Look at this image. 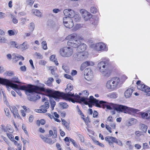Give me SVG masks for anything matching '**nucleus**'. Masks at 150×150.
<instances>
[{
	"label": "nucleus",
	"mask_w": 150,
	"mask_h": 150,
	"mask_svg": "<svg viewBox=\"0 0 150 150\" xmlns=\"http://www.w3.org/2000/svg\"><path fill=\"white\" fill-rule=\"evenodd\" d=\"M66 39L69 40L67 42L68 46L74 48H78L79 51H85L87 46L86 44L81 43V41L83 40V38L78 34L73 33L68 35L66 37Z\"/></svg>",
	"instance_id": "f257e3e1"
},
{
	"label": "nucleus",
	"mask_w": 150,
	"mask_h": 150,
	"mask_svg": "<svg viewBox=\"0 0 150 150\" xmlns=\"http://www.w3.org/2000/svg\"><path fill=\"white\" fill-rule=\"evenodd\" d=\"M47 96L50 99V103L52 108V110H54V108L56 105V102L52 98H54L56 101H58L60 98L65 100H69V96H72L74 94H71L69 93L67 94L59 92L58 91H54L50 89H47Z\"/></svg>",
	"instance_id": "f03ea898"
},
{
	"label": "nucleus",
	"mask_w": 150,
	"mask_h": 150,
	"mask_svg": "<svg viewBox=\"0 0 150 150\" xmlns=\"http://www.w3.org/2000/svg\"><path fill=\"white\" fill-rule=\"evenodd\" d=\"M106 108L108 109H114L117 111L120 112H123L125 113H126V112L129 113H130V112L134 113H138L139 112V110L129 107L126 106L117 105L112 103H110L109 105L107 104L106 105Z\"/></svg>",
	"instance_id": "7ed1b4c3"
},
{
	"label": "nucleus",
	"mask_w": 150,
	"mask_h": 150,
	"mask_svg": "<svg viewBox=\"0 0 150 150\" xmlns=\"http://www.w3.org/2000/svg\"><path fill=\"white\" fill-rule=\"evenodd\" d=\"M120 80L118 77H114L108 80L106 84V87L108 89L114 90L119 86Z\"/></svg>",
	"instance_id": "20e7f679"
},
{
	"label": "nucleus",
	"mask_w": 150,
	"mask_h": 150,
	"mask_svg": "<svg viewBox=\"0 0 150 150\" xmlns=\"http://www.w3.org/2000/svg\"><path fill=\"white\" fill-rule=\"evenodd\" d=\"M105 62H101L98 63V68L99 69L100 72L102 75L107 77L109 76L110 74L107 68V66Z\"/></svg>",
	"instance_id": "39448f33"
},
{
	"label": "nucleus",
	"mask_w": 150,
	"mask_h": 150,
	"mask_svg": "<svg viewBox=\"0 0 150 150\" xmlns=\"http://www.w3.org/2000/svg\"><path fill=\"white\" fill-rule=\"evenodd\" d=\"M82 94L83 96L82 97L79 96L77 94L76 95L74 98L83 102L85 104H87L91 102L90 99L87 98L89 95V93L87 91L85 90L82 91Z\"/></svg>",
	"instance_id": "423d86ee"
},
{
	"label": "nucleus",
	"mask_w": 150,
	"mask_h": 150,
	"mask_svg": "<svg viewBox=\"0 0 150 150\" xmlns=\"http://www.w3.org/2000/svg\"><path fill=\"white\" fill-rule=\"evenodd\" d=\"M60 55L64 57H69L73 53V49L70 47H65L61 48L59 51Z\"/></svg>",
	"instance_id": "0eeeda50"
},
{
	"label": "nucleus",
	"mask_w": 150,
	"mask_h": 150,
	"mask_svg": "<svg viewBox=\"0 0 150 150\" xmlns=\"http://www.w3.org/2000/svg\"><path fill=\"white\" fill-rule=\"evenodd\" d=\"M88 53L87 52H80L75 53L73 55L74 59L76 61H82L87 58Z\"/></svg>",
	"instance_id": "6e6552de"
},
{
	"label": "nucleus",
	"mask_w": 150,
	"mask_h": 150,
	"mask_svg": "<svg viewBox=\"0 0 150 150\" xmlns=\"http://www.w3.org/2000/svg\"><path fill=\"white\" fill-rule=\"evenodd\" d=\"M3 82H4V84L6 83L9 85L10 87L15 91L18 95L20 96H22V94L20 91V90L18 88V85L17 84L12 83L9 80H5V81Z\"/></svg>",
	"instance_id": "1a4fd4ad"
},
{
	"label": "nucleus",
	"mask_w": 150,
	"mask_h": 150,
	"mask_svg": "<svg viewBox=\"0 0 150 150\" xmlns=\"http://www.w3.org/2000/svg\"><path fill=\"white\" fill-rule=\"evenodd\" d=\"M19 89L20 90H24L25 91V93L27 95H28V94L31 93L33 94V90H32L33 85L31 84H28L27 86H18Z\"/></svg>",
	"instance_id": "9d476101"
},
{
	"label": "nucleus",
	"mask_w": 150,
	"mask_h": 150,
	"mask_svg": "<svg viewBox=\"0 0 150 150\" xmlns=\"http://www.w3.org/2000/svg\"><path fill=\"white\" fill-rule=\"evenodd\" d=\"M91 100H92L93 103H95L96 105V106L98 107H101L103 106L106 107V105L107 104V103L106 102L101 100L99 101L98 100L92 96H91L90 97V98H88Z\"/></svg>",
	"instance_id": "9b49d317"
},
{
	"label": "nucleus",
	"mask_w": 150,
	"mask_h": 150,
	"mask_svg": "<svg viewBox=\"0 0 150 150\" xmlns=\"http://www.w3.org/2000/svg\"><path fill=\"white\" fill-rule=\"evenodd\" d=\"M63 23L64 26L67 28H70L74 26L72 20L71 18L64 17L63 18Z\"/></svg>",
	"instance_id": "f8f14e48"
},
{
	"label": "nucleus",
	"mask_w": 150,
	"mask_h": 150,
	"mask_svg": "<svg viewBox=\"0 0 150 150\" xmlns=\"http://www.w3.org/2000/svg\"><path fill=\"white\" fill-rule=\"evenodd\" d=\"M40 86H33L32 90L33 89V93L40 94L42 91H46L47 92V89H46L44 87L45 86L44 84H41Z\"/></svg>",
	"instance_id": "ddd939ff"
},
{
	"label": "nucleus",
	"mask_w": 150,
	"mask_h": 150,
	"mask_svg": "<svg viewBox=\"0 0 150 150\" xmlns=\"http://www.w3.org/2000/svg\"><path fill=\"white\" fill-rule=\"evenodd\" d=\"M73 89V86L71 83L68 84H67V88L65 89V91L67 93L66 94H67L68 93H70L71 95V94H74L72 96H69L70 99L69 100H68L71 101L73 103H75V101L74 100H73L72 98H71L70 97H74V98H75V96H74V93L72 94L71 93H70V91H71Z\"/></svg>",
	"instance_id": "4468645a"
},
{
	"label": "nucleus",
	"mask_w": 150,
	"mask_h": 150,
	"mask_svg": "<svg viewBox=\"0 0 150 150\" xmlns=\"http://www.w3.org/2000/svg\"><path fill=\"white\" fill-rule=\"evenodd\" d=\"M82 14V16L85 21H88L92 17L91 15L86 11L82 9L80 11Z\"/></svg>",
	"instance_id": "2eb2a0df"
},
{
	"label": "nucleus",
	"mask_w": 150,
	"mask_h": 150,
	"mask_svg": "<svg viewBox=\"0 0 150 150\" xmlns=\"http://www.w3.org/2000/svg\"><path fill=\"white\" fill-rule=\"evenodd\" d=\"M63 13L64 15L68 17L67 18H73L75 15L74 11L71 9H66L64 10Z\"/></svg>",
	"instance_id": "dca6fc26"
},
{
	"label": "nucleus",
	"mask_w": 150,
	"mask_h": 150,
	"mask_svg": "<svg viewBox=\"0 0 150 150\" xmlns=\"http://www.w3.org/2000/svg\"><path fill=\"white\" fill-rule=\"evenodd\" d=\"M84 75L85 79L89 81L90 78L92 76V71L91 69L89 68L86 69L84 70Z\"/></svg>",
	"instance_id": "f3484780"
},
{
	"label": "nucleus",
	"mask_w": 150,
	"mask_h": 150,
	"mask_svg": "<svg viewBox=\"0 0 150 150\" xmlns=\"http://www.w3.org/2000/svg\"><path fill=\"white\" fill-rule=\"evenodd\" d=\"M10 109L11 112L13 113L14 117L16 118V116L18 118H20L18 109L15 106H11L10 107Z\"/></svg>",
	"instance_id": "a211bd4d"
},
{
	"label": "nucleus",
	"mask_w": 150,
	"mask_h": 150,
	"mask_svg": "<svg viewBox=\"0 0 150 150\" xmlns=\"http://www.w3.org/2000/svg\"><path fill=\"white\" fill-rule=\"evenodd\" d=\"M137 114L140 115L142 117L143 119H149L150 118V110H148L145 112H139Z\"/></svg>",
	"instance_id": "6ab92c4d"
},
{
	"label": "nucleus",
	"mask_w": 150,
	"mask_h": 150,
	"mask_svg": "<svg viewBox=\"0 0 150 150\" xmlns=\"http://www.w3.org/2000/svg\"><path fill=\"white\" fill-rule=\"evenodd\" d=\"M105 139L106 141L108 142L109 144L110 145V144L116 142V138L111 136H107L105 137Z\"/></svg>",
	"instance_id": "aec40b11"
},
{
	"label": "nucleus",
	"mask_w": 150,
	"mask_h": 150,
	"mask_svg": "<svg viewBox=\"0 0 150 150\" xmlns=\"http://www.w3.org/2000/svg\"><path fill=\"white\" fill-rule=\"evenodd\" d=\"M133 92V90L131 88H128L126 91L125 93V97L127 98L130 97Z\"/></svg>",
	"instance_id": "412c9836"
},
{
	"label": "nucleus",
	"mask_w": 150,
	"mask_h": 150,
	"mask_svg": "<svg viewBox=\"0 0 150 150\" xmlns=\"http://www.w3.org/2000/svg\"><path fill=\"white\" fill-rule=\"evenodd\" d=\"M137 87L138 89L144 91H146V89H147L148 90L150 89V87L144 84L139 85L137 86Z\"/></svg>",
	"instance_id": "4be33fe9"
},
{
	"label": "nucleus",
	"mask_w": 150,
	"mask_h": 150,
	"mask_svg": "<svg viewBox=\"0 0 150 150\" xmlns=\"http://www.w3.org/2000/svg\"><path fill=\"white\" fill-rule=\"evenodd\" d=\"M29 45L26 42H24L23 44L19 45V49H21L22 50H24L28 48Z\"/></svg>",
	"instance_id": "5701e85b"
},
{
	"label": "nucleus",
	"mask_w": 150,
	"mask_h": 150,
	"mask_svg": "<svg viewBox=\"0 0 150 150\" xmlns=\"http://www.w3.org/2000/svg\"><path fill=\"white\" fill-rule=\"evenodd\" d=\"M9 44L10 45V47H15L17 49H19V45L17 43V42L15 41H11L9 43Z\"/></svg>",
	"instance_id": "b1692460"
},
{
	"label": "nucleus",
	"mask_w": 150,
	"mask_h": 150,
	"mask_svg": "<svg viewBox=\"0 0 150 150\" xmlns=\"http://www.w3.org/2000/svg\"><path fill=\"white\" fill-rule=\"evenodd\" d=\"M54 79L52 77H50L48 78V80L45 81V83L49 86H52V83L54 81Z\"/></svg>",
	"instance_id": "393cba45"
},
{
	"label": "nucleus",
	"mask_w": 150,
	"mask_h": 150,
	"mask_svg": "<svg viewBox=\"0 0 150 150\" xmlns=\"http://www.w3.org/2000/svg\"><path fill=\"white\" fill-rule=\"evenodd\" d=\"M94 65V63L92 62L86 61L83 63L81 65V67H86L88 66H93Z\"/></svg>",
	"instance_id": "a878e982"
},
{
	"label": "nucleus",
	"mask_w": 150,
	"mask_h": 150,
	"mask_svg": "<svg viewBox=\"0 0 150 150\" xmlns=\"http://www.w3.org/2000/svg\"><path fill=\"white\" fill-rule=\"evenodd\" d=\"M5 80H8L7 79H4L3 78H2L0 77V84H2L3 85H6V87L7 88V90L9 91L10 90V88H9V87H10L9 86V85L8 84H4L3 82L4 81H5Z\"/></svg>",
	"instance_id": "bb28decb"
},
{
	"label": "nucleus",
	"mask_w": 150,
	"mask_h": 150,
	"mask_svg": "<svg viewBox=\"0 0 150 150\" xmlns=\"http://www.w3.org/2000/svg\"><path fill=\"white\" fill-rule=\"evenodd\" d=\"M100 43H97L96 44H93L92 45V47L94 49L97 51H100Z\"/></svg>",
	"instance_id": "cd10ccee"
},
{
	"label": "nucleus",
	"mask_w": 150,
	"mask_h": 150,
	"mask_svg": "<svg viewBox=\"0 0 150 150\" xmlns=\"http://www.w3.org/2000/svg\"><path fill=\"white\" fill-rule=\"evenodd\" d=\"M72 20H74L75 22H79L81 20V18L79 15L76 14L74 15V17H73Z\"/></svg>",
	"instance_id": "c85d7f7f"
},
{
	"label": "nucleus",
	"mask_w": 150,
	"mask_h": 150,
	"mask_svg": "<svg viewBox=\"0 0 150 150\" xmlns=\"http://www.w3.org/2000/svg\"><path fill=\"white\" fill-rule=\"evenodd\" d=\"M35 28V24L33 23H30L28 26V28L30 32H32Z\"/></svg>",
	"instance_id": "c756f323"
},
{
	"label": "nucleus",
	"mask_w": 150,
	"mask_h": 150,
	"mask_svg": "<svg viewBox=\"0 0 150 150\" xmlns=\"http://www.w3.org/2000/svg\"><path fill=\"white\" fill-rule=\"evenodd\" d=\"M147 127L144 124H142L141 125V129L143 132H146L147 130Z\"/></svg>",
	"instance_id": "7c9ffc66"
},
{
	"label": "nucleus",
	"mask_w": 150,
	"mask_h": 150,
	"mask_svg": "<svg viewBox=\"0 0 150 150\" xmlns=\"http://www.w3.org/2000/svg\"><path fill=\"white\" fill-rule=\"evenodd\" d=\"M44 141L50 144H52L54 143L51 139L48 138H46Z\"/></svg>",
	"instance_id": "2f4dec72"
},
{
	"label": "nucleus",
	"mask_w": 150,
	"mask_h": 150,
	"mask_svg": "<svg viewBox=\"0 0 150 150\" xmlns=\"http://www.w3.org/2000/svg\"><path fill=\"white\" fill-rule=\"evenodd\" d=\"M126 144L128 146L129 150H132L133 149V146L132 145L131 142L130 141H127L126 143Z\"/></svg>",
	"instance_id": "473e14b6"
},
{
	"label": "nucleus",
	"mask_w": 150,
	"mask_h": 150,
	"mask_svg": "<svg viewBox=\"0 0 150 150\" xmlns=\"http://www.w3.org/2000/svg\"><path fill=\"white\" fill-rule=\"evenodd\" d=\"M55 55H51L50 57V59L51 60L54 61L56 65H58L59 64V63H58L57 61H56L55 60Z\"/></svg>",
	"instance_id": "72a5a7b5"
},
{
	"label": "nucleus",
	"mask_w": 150,
	"mask_h": 150,
	"mask_svg": "<svg viewBox=\"0 0 150 150\" xmlns=\"http://www.w3.org/2000/svg\"><path fill=\"white\" fill-rule=\"evenodd\" d=\"M34 13L39 17H41V13L37 9H35L33 11Z\"/></svg>",
	"instance_id": "f704fd0d"
},
{
	"label": "nucleus",
	"mask_w": 150,
	"mask_h": 150,
	"mask_svg": "<svg viewBox=\"0 0 150 150\" xmlns=\"http://www.w3.org/2000/svg\"><path fill=\"white\" fill-rule=\"evenodd\" d=\"M108 96L110 98H115L117 97V95L116 93L113 92L109 94Z\"/></svg>",
	"instance_id": "c9c22d12"
},
{
	"label": "nucleus",
	"mask_w": 150,
	"mask_h": 150,
	"mask_svg": "<svg viewBox=\"0 0 150 150\" xmlns=\"http://www.w3.org/2000/svg\"><path fill=\"white\" fill-rule=\"evenodd\" d=\"M4 74L5 75L8 76H13L14 75V74L13 72L11 71H6L4 73Z\"/></svg>",
	"instance_id": "e433bc0d"
},
{
	"label": "nucleus",
	"mask_w": 150,
	"mask_h": 150,
	"mask_svg": "<svg viewBox=\"0 0 150 150\" xmlns=\"http://www.w3.org/2000/svg\"><path fill=\"white\" fill-rule=\"evenodd\" d=\"M43 49L46 50L47 49V44L45 41H43L41 43Z\"/></svg>",
	"instance_id": "4c0bfd02"
},
{
	"label": "nucleus",
	"mask_w": 150,
	"mask_h": 150,
	"mask_svg": "<svg viewBox=\"0 0 150 150\" xmlns=\"http://www.w3.org/2000/svg\"><path fill=\"white\" fill-rule=\"evenodd\" d=\"M100 45H101L100 46V50H106V45L104 43H100Z\"/></svg>",
	"instance_id": "58836bf2"
},
{
	"label": "nucleus",
	"mask_w": 150,
	"mask_h": 150,
	"mask_svg": "<svg viewBox=\"0 0 150 150\" xmlns=\"http://www.w3.org/2000/svg\"><path fill=\"white\" fill-rule=\"evenodd\" d=\"M70 141L73 144L74 146L78 148L79 147V145L77 144L75 141L74 140L72 139H70Z\"/></svg>",
	"instance_id": "ea45409f"
},
{
	"label": "nucleus",
	"mask_w": 150,
	"mask_h": 150,
	"mask_svg": "<svg viewBox=\"0 0 150 150\" xmlns=\"http://www.w3.org/2000/svg\"><path fill=\"white\" fill-rule=\"evenodd\" d=\"M59 104L62 106V108L63 109L67 108L68 106L67 103H66L61 102L59 103Z\"/></svg>",
	"instance_id": "a19ab883"
},
{
	"label": "nucleus",
	"mask_w": 150,
	"mask_h": 150,
	"mask_svg": "<svg viewBox=\"0 0 150 150\" xmlns=\"http://www.w3.org/2000/svg\"><path fill=\"white\" fill-rule=\"evenodd\" d=\"M7 129L8 132L10 133H12L13 132V128L10 125H7Z\"/></svg>",
	"instance_id": "79ce46f5"
},
{
	"label": "nucleus",
	"mask_w": 150,
	"mask_h": 150,
	"mask_svg": "<svg viewBox=\"0 0 150 150\" xmlns=\"http://www.w3.org/2000/svg\"><path fill=\"white\" fill-rule=\"evenodd\" d=\"M29 96L28 97V99L31 101H35L36 100V97L35 96H30V95H28Z\"/></svg>",
	"instance_id": "37998d69"
},
{
	"label": "nucleus",
	"mask_w": 150,
	"mask_h": 150,
	"mask_svg": "<svg viewBox=\"0 0 150 150\" xmlns=\"http://www.w3.org/2000/svg\"><path fill=\"white\" fill-rule=\"evenodd\" d=\"M4 110L6 116L8 117H11V115L9 114V111L8 109L7 108H5Z\"/></svg>",
	"instance_id": "c03bdc74"
},
{
	"label": "nucleus",
	"mask_w": 150,
	"mask_h": 150,
	"mask_svg": "<svg viewBox=\"0 0 150 150\" xmlns=\"http://www.w3.org/2000/svg\"><path fill=\"white\" fill-rule=\"evenodd\" d=\"M7 137L11 140H14V136L11 134L6 133Z\"/></svg>",
	"instance_id": "a18cd8bd"
},
{
	"label": "nucleus",
	"mask_w": 150,
	"mask_h": 150,
	"mask_svg": "<svg viewBox=\"0 0 150 150\" xmlns=\"http://www.w3.org/2000/svg\"><path fill=\"white\" fill-rule=\"evenodd\" d=\"M137 121V120L135 119L132 118L130 119V121L129 122V123L131 125L133 124L134 122Z\"/></svg>",
	"instance_id": "49530a36"
},
{
	"label": "nucleus",
	"mask_w": 150,
	"mask_h": 150,
	"mask_svg": "<svg viewBox=\"0 0 150 150\" xmlns=\"http://www.w3.org/2000/svg\"><path fill=\"white\" fill-rule=\"evenodd\" d=\"M13 56H15L16 57L15 58H13V59H16V58H17L18 59H22V60H24V58L22 56H21L20 55H18V56H17L15 55V54H13Z\"/></svg>",
	"instance_id": "de8ad7c7"
},
{
	"label": "nucleus",
	"mask_w": 150,
	"mask_h": 150,
	"mask_svg": "<svg viewBox=\"0 0 150 150\" xmlns=\"http://www.w3.org/2000/svg\"><path fill=\"white\" fill-rule=\"evenodd\" d=\"M7 40L4 38L0 36V42L1 43H6Z\"/></svg>",
	"instance_id": "09e8293b"
},
{
	"label": "nucleus",
	"mask_w": 150,
	"mask_h": 150,
	"mask_svg": "<svg viewBox=\"0 0 150 150\" xmlns=\"http://www.w3.org/2000/svg\"><path fill=\"white\" fill-rule=\"evenodd\" d=\"M97 11V8L96 7H91L90 9L91 12L93 13H95Z\"/></svg>",
	"instance_id": "8fccbe9b"
},
{
	"label": "nucleus",
	"mask_w": 150,
	"mask_h": 150,
	"mask_svg": "<svg viewBox=\"0 0 150 150\" xmlns=\"http://www.w3.org/2000/svg\"><path fill=\"white\" fill-rule=\"evenodd\" d=\"M12 79V81L13 82L17 83H21L20 82L18 81V80H16L18 79V78L16 76L13 77Z\"/></svg>",
	"instance_id": "3c124183"
},
{
	"label": "nucleus",
	"mask_w": 150,
	"mask_h": 150,
	"mask_svg": "<svg viewBox=\"0 0 150 150\" xmlns=\"http://www.w3.org/2000/svg\"><path fill=\"white\" fill-rule=\"evenodd\" d=\"M40 108L41 109H43L42 110V112H43V113H45L47 112V109H46V108H45V105H42L40 106Z\"/></svg>",
	"instance_id": "603ef678"
},
{
	"label": "nucleus",
	"mask_w": 150,
	"mask_h": 150,
	"mask_svg": "<svg viewBox=\"0 0 150 150\" xmlns=\"http://www.w3.org/2000/svg\"><path fill=\"white\" fill-rule=\"evenodd\" d=\"M62 68L66 72L68 73L69 72V69H68L67 67L65 66H62Z\"/></svg>",
	"instance_id": "864d4df0"
},
{
	"label": "nucleus",
	"mask_w": 150,
	"mask_h": 150,
	"mask_svg": "<svg viewBox=\"0 0 150 150\" xmlns=\"http://www.w3.org/2000/svg\"><path fill=\"white\" fill-rule=\"evenodd\" d=\"M64 76L65 78L67 79H70L72 80H73V78L69 74H65Z\"/></svg>",
	"instance_id": "5fc2aeb1"
},
{
	"label": "nucleus",
	"mask_w": 150,
	"mask_h": 150,
	"mask_svg": "<svg viewBox=\"0 0 150 150\" xmlns=\"http://www.w3.org/2000/svg\"><path fill=\"white\" fill-rule=\"evenodd\" d=\"M34 0H26L27 4L30 5H32L33 3Z\"/></svg>",
	"instance_id": "6e6d98bb"
},
{
	"label": "nucleus",
	"mask_w": 150,
	"mask_h": 150,
	"mask_svg": "<svg viewBox=\"0 0 150 150\" xmlns=\"http://www.w3.org/2000/svg\"><path fill=\"white\" fill-rule=\"evenodd\" d=\"M11 18H13L12 21L13 23L14 24H16L18 23V21L17 19L15 18L14 17V16H11Z\"/></svg>",
	"instance_id": "4d7b16f0"
},
{
	"label": "nucleus",
	"mask_w": 150,
	"mask_h": 150,
	"mask_svg": "<svg viewBox=\"0 0 150 150\" xmlns=\"http://www.w3.org/2000/svg\"><path fill=\"white\" fill-rule=\"evenodd\" d=\"M80 140L81 142H84V138L83 136L81 134H79L78 135Z\"/></svg>",
	"instance_id": "13d9d810"
},
{
	"label": "nucleus",
	"mask_w": 150,
	"mask_h": 150,
	"mask_svg": "<svg viewBox=\"0 0 150 150\" xmlns=\"http://www.w3.org/2000/svg\"><path fill=\"white\" fill-rule=\"evenodd\" d=\"M8 32L10 36L13 35L15 34L14 31L12 30H8Z\"/></svg>",
	"instance_id": "bf43d9fd"
},
{
	"label": "nucleus",
	"mask_w": 150,
	"mask_h": 150,
	"mask_svg": "<svg viewBox=\"0 0 150 150\" xmlns=\"http://www.w3.org/2000/svg\"><path fill=\"white\" fill-rule=\"evenodd\" d=\"M98 115V113L97 111H94L93 115V117H97Z\"/></svg>",
	"instance_id": "052dcab7"
},
{
	"label": "nucleus",
	"mask_w": 150,
	"mask_h": 150,
	"mask_svg": "<svg viewBox=\"0 0 150 150\" xmlns=\"http://www.w3.org/2000/svg\"><path fill=\"white\" fill-rule=\"evenodd\" d=\"M6 15L5 13L0 12V19L2 18L5 17Z\"/></svg>",
	"instance_id": "680f3d73"
},
{
	"label": "nucleus",
	"mask_w": 150,
	"mask_h": 150,
	"mask_svg": "<svg viewBox=\"0 0 150 150\" xmlns=\"http://www.w3.org/2000/svg\"><path fill=\"white\" fill-rule=\"evenodd\" d=\"M105 127L108 130L109 132L110 133H111L112 132L111 128L108 125H106Z\"/></svg>",
	"instance_id": "e2e57ef3"
},
{
	"label": "nucleus",
	"mask_w": 150,
	"mask_h": 150,
	"mask_svg": "<svg viewBox=\"0 0 150 150\" xmlns=\"http://www.w3.org/2000/svg\"><path fill=\"white\" fill-rule=\"evenodd\" d=\"M77 74V71L76 70H72L71 72V74L73 76H75Z\"/></svg>",
	"instance_id": "0e129e2a"
},
{
	"label": "nucleus",
	"mask_w": 150,
	"mask_h": 150,
	"mask_svg": "<svg viewBox=\"0 0 150 150\" xmlns=\"http://www.w3.org/2000/svg\"><path fill=\"white\" fill-rule=\"evenodd\" d=\"M83 119L86 123L90 122L89 118L88 117L86 119L83 118Z\"/></svg>",
	"instance_id": "69168bd1"
},
{
	"label": "nucleus",
	"mask_w": 150,
	"mask_h": 150,
	"mask_svg": "<svg viewBox=\"0 0 150 150\" xmlns=\"http://www.w3.org/2000/svg\"><path fill=\"white\" fill-rule=\"evenodd\" d=\"M92 140H93L94 143L98 145V143H99V142L98 141L96 140L95 138L94 137H93Z\"/></svg>",
	"instance_id": "338daca9"
},
{
	"label": "nucleus",
	"mask_w": 150,
	"mask_h": 150,
	"mask_svg": "<svg viewBox=\"0 0 150 150\" xmlns=\"http://www.w3.org/2000/svg\"><path fill=\"white\" fill-rule=\"evenodd\" d=\"M56 146L58 150H62V149L61 148V146L59 143H57L56 144Z\"/></svg>",
	"instance_id": "774afa93"
}]
</instances>
